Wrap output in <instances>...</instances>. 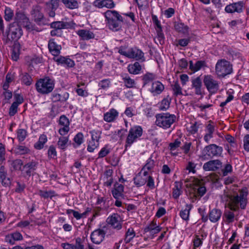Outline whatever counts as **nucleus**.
<instances>
[{
	"label": "nucleus",
	"mask_w": 249,
	"mask_h": 249,
	"mask_svg": "<svg viewBox=\"0 0 249 249\" xmlns=\"http://www.w3.org/2000/svg\"><path fill=\"white\" fill-rule=\"evenodd\" d=\"M248 192L246 190H242L239 193L235 195H231L228 193H225L222 196L223 201L228 202L230 209L234 212L231 213L227 218H234L238 216V210L239 208L245 209L247 204Z\"/></svg>",
	"instance_id": "f257e3e1"
},
{
	"label": "nucleus",
	"mask_w": 249,
	"mask_h": 249,
	"mask_svg": "<svg viewBox=\"0 0 249 249\" xmlns=\"http://www.w3.org/2000/svg\"><path fill=\"white\" fill-rule=\"evenodd\" d=\"M104 14L109 29L117 31L121 28L123 18L117 11L108 10Z\"/></svg>",
	"instance_id": "f03ea898"
},
{
	"label": "nucleus",
	"mask_w": 249,
	"mask_h": 249,
	"mask_svg": "<svg viewBox=\"0 0 249 249\" xmlns=\"http://www.w3.org/2000/svg\"><path fill=\"white\" fill-rule=\"evenodd\" d=\"M38 92L42 94H47L51 92L54 87V80L49 77L39 79L36 84Z\"/></svg>",
	"instance_id": "7ed1b4c3"
},
{
	"label": "nucleus",
	"mask_w": 249,
	"mask_h": 249,
	"mask_svg": "<svg viewBox=\"0 0 249 249\" xmlns=\"http://www.w3.org/2000/svg\"><path fill=\"white\" fill-rule=\"evenodd\" d=\"M156 124L157 126L164 129L169 128L175 120L176 117L175 115L169 113H160L156 116Z\"/></svg>",
	"instance_id": "20e7f679"
},
{
	"label": "nucleus",
	"mask_w": 249,
	"mask_h": 249,
	"mask_svg": "<svg viewBox=\"0 0 249 249\" xmlns=\"http://www.w3.org/2000/svg\"><path fill=\"white\" fill-rule=\"evenodd\" d=\"M203 82L210 94H215L219 90L220 82L213 76L211 74L204 75Z\"/></svg>",
	"instance_id": "39448f33"
},
{
	"label": "nucleus",
	"mask_w": 249,
	"mask_h": 249,
	"mask_svg": "<svg viewBox=\"0 0 249 249\" xmlns=\"http://www.w3.org/2000/svg\"><path fill=\"white\" fill-rule=\"evenodd\" d=\"M232 72V66L225 59H220L215 65V73L218 77H224Z\"/></svg>",
	"instance_id": "423d86ee"
},
{
	"label": "nucleus",
	"mask_w": 249,
	"mask_h": 249,
	"mask_svg": "<svg viewBox=\"0 0 249 249\" xmlns=\"http://www.w3.org/2000/svg\"><path fill=\"white\" fill-rule=\"evenodd\" d=\"M223 151V148L221 146H219L215 144H211L206 146L203 151L204 154L201 157L202 160H206L207 156L209 158L217 157L220 156Z\"/></svg>",
	"instance_id": "0eeeda50"
},
{
	"label": "nucleus",
	"mask_w": 249,
	"mask_h": 249,
	"mask_svg": "<svg viewBox=\"0 0 249 249\" xmlns=\"http://www.w3.org/2000/svg\"><path fill=\"white\" fill-rule=\"evenodd\" d=\"M22 35V30L19 24L13 22L9 25L7 37L9 40L17 41Z\"/></svg>",
	"instance_id": "6e6552de"
},
{
	"label": "nucleus",
	"mask_w": 249,
	"mask_h": 249,
	"mask_svg": "<svg viewBox=\"0 0 249 249\" xmlns=\"http://www.w3.org/2000/svg\"><path fill=\"white\" fill-rule=\"evenodd\" d=\"M142 134V129L140 126H135L132 127L126 138V146H130L137 139L140 137Z\"/></svg>",
	"instance_id": "1a4fd4ad"
},
{
	"label": "nucleus",
	"mask_w": 249,
	"mask_h": 249,
	"mask_svg": "<svg viewBox=\"0 0 249 249\" xmlns=\"http://www.w3.org/2000/svg\"><path fill=\"white\" fill-rule=\"evenodd\" d=\"M15 20L17 22L16 23L20 24L27 29L32 28V25L29 18L22 12L19 11L16 13Z\"/></svg>",
	"instance_id": "9d476101"
},
{
	"label": "nucleus",
	"mask_w": 249,
	"mask_h": 249,
	"mask_svg": "<svg viewBox=\"0 0 249 249\" xmlns=\"http://www.w3.org/2000/svg\"><path fill=\"white\" fill-rule=\"evenodd\" d=\"M193 185V189L196 196L201 197L205 194L206 189L201 180L197 178H194Z\"/></svg>",
	"instance_id": "9b49d317"
},
{
	"label": "nucleus",
	"mask_w": 249,
	"mask_h": 249,
	"mask_svg": "<svg viewBox=\"0 0 249 249\" xmlns=\"http://www.w3.org/2000/svg\"><path fill=\"white\" fill-rule=\"evenodd\" d=\"M161 230V228L157 226L156 223L153 220L151 223L146 226L144 229V233L147 234L148 237L151 239L153 238L155 234H156Z\"/></svg>",
	"instance_id": "f8f14e48"
},
{
	"label": "nucleus",
	"mask_w": 249,
	"mask_h": 249,
	"mask_svg": "<svg viewBox=\"0 0 249 249\" xmlns=\"http://www.w3.org/2000/svg\"><path fill=\"white\" fill-rule=\"evenodd\" d=\"M105 234L106 232L103 230H96L90 235L91 240L94 244H99L103 241Z\"/></svg>",
	"instance_id": "ddd939ff"
},
{
	"label": "nucleus",
	"mask_w": 249,
	"mask_h": 249,
	"mask_svg": "<svg viewBox=\"0 0 249 249\" xmlns=\"http://www.w3.org/2000/svg\"><path fill=\"white\" fill-rule=\"evenodd\" d=\"M128 58L141 60L142 62L145 61L144 53L137 47H133L128 50Z\"/></svg>",
	"instance_id": "4468645a"
},
{
	"label": "nucleus",
	"mask_w": 249,
	"mask_h": 249,
	"mask_svg": "<svg viewBox=\"0 0 249 249\" xmlns=\"http://www.w3.org/2000/svg\"><path fill=\"white\" fill-rule=\"evenodd\" d=\"M222 166V162L218 160H210L205 163L203 169L205 171H216Z\"/></svg>",
	"instance_id": "2eb2a0df"
},
{
	"label": "nucleus",
	"mask_w": 249,
	"mask_h": 249,
	"mask_svg": "<svg viewBox=\"0 0 249 249\" xmlns=\"http://www.w3.org/2000/svg\"><path fill=\"white\" fill-rule=\"evenodd\" d=\"M244 5V3L242 1L233 3L227 5L225 10L226 12L229 13H232L235 12L240 13L243 11Z\"/></svg>",
	"instance_id": "dca6fc26"
},
{
	"label": "nucleus",
	"mask_w": 249,
	"mask_h": 249,
	"mask_svg": "<svg viewBox=\"0 0 249 249\" xmlns=\"http://www.w3.org/2000/svg\"><path fill=\"white\" fill-rule=\"evenodd\" d=\"M48 48L53 55L57 56L60 53L61 47L54 42V39H51L49 41Z\"/></svg>",
	"instance_id": "f3484780"
},
{
	"label": "nucleus",
	"mask_w": 249,
	"mask_h": 249,
	"mask_svg": "<svg viewBox=\"0 0 249 249\" xmlns=\"http://www.w3.org/2000/svg\"><path fill=\"white\" fill-rule=\"evenodd\" d=\"M202 86L201 80L199 77H197L192 80V87L195 89V92L196 95H202Z\"/></svg>",
	"instance_id": "a211bd4d"
},
{
	"label": "nucleus",
	"mask_w": 249,
	"mask_h": 249,
	"mask_svg": "<svg viewBox=\"0 0 249 249\" xmlns=\"http://www.w3.org/2000/svg\"><path fill=\"white\" fill-rule=\"evenodd\" d=\"M118 115V112L116 109L112 108L104 114V119L107 122H112L117 119Z\"/></svg>",
	"instance_id": "6ab92c4d"
},
{
	"label": "nucleus",
	"mask_w": 249,
	"mask_h": 249,
	"mask_svg": "<svg viewBox=\"0 0 249 249\" xmlns=\"http://www.w3.org/2000/svg\"><path fill=\"white\" fill-rule=\"evenodd\" d=\"M76 33L82 40H88L93 39L95 37L94 33L88 30H79L77 31Z\"/></svg>",
	"instance_id": "aec40b11"
},
{
	"label": "nucleus",
	"mask_w": 249,
	"mask_h": 249,
	"mask_svg": "<svg viewBox=\"0 0 249 249\" xmlns=\"http://www.w3.org/2000/svg\"><path fill=\"white\" fill-rule=\"evenodd\" d=\"M124 187L123 185L118 183L114 184V189L112 190V194L113 197L116 199H119L123 196Z\"/></svg>",
	"instance_id": "412c9836"
},
{
	"label": "nucleus",
	"mask_w": 249,
	"mask_h": 249,
	"mask_svg": "<svg viewBox=\"0 0 249 249\" xmlns=\"http://www.w3.org/2000/svg\"><path fill=\"white\" fill-rule=\"evenodd\" d=\"M36 165L37 162L32 161L24 165L23 170L25 172L27 176H30L32 173L36 170Z\"/></svg>",
	"instance_id": "4be33fe9"
},
{
	"label": "nucleus",
	"mask_w": 249,
	"mask_h": 249,
	"mask_svg": "<svg viewBox=\"0 0 249 249\" xmlns=\"http://www.w3.org/2000/svg\"><path fill=\"white\" fill-rule=\"evenodd\" d=\"M164 89V87L161 82L155 81L152 83L150 91L154 94H160Z\"/></svg>",
	"instance_id": "5701e85b"
},
{
	"label": "nucleus",
	"mask_w": 249,
	"mask_h": 249,
	"mask_svg": "<svg viewBox=\"0 0 249 249\" xmlns=\"http://www.w3.org/2000/svg\"><path fill=\"white\" fill-rule=\"evenodd\" d=\"M7 170L4 165L0 167V181L3 185H8L10 180L7 177Z\"/></svg>",
	"instance_id": "b1692460"
},
{
	"label": "nucleus",
	"mask_w": 249,
	"mask_h": 249,
	"mask_svg": "<svg viewBox=\"0 0 249 249\" xmlns=\"http://www.w3.org/2000/svg\"><path fill=\"white\" fill-rule=\"evenodd\" d=\"M127 69L130 73L137 74L141 71L142 67L139 62H136L134 64H129L127 67Z\"/></svg>",
	"instance_id": "393cba45"
},
{
	"label": "nucleus",
	"mask_w": 249,
	"mask_h": 249,
	"mask_svg": "<svg viewBox=\"0 0 249 249\" xmlns=\"http://www.w3.org/2000/svg\"><path fill=\"white\" fill-rule=\"evenodd\" d=\"M173 95L177 97L183 95L182 89L178 81L174 82L171 85Z\"/></svg>",
	"instance_id": "a878e982"
},
{
	"label": "nucleus",
	"mask_w": 249,
	"mask_h": 249,
	"mask_svg": "<svg viewBox=\"0 0 249 249\" xmlns=\"http://www.w3.org/2000/svg\"><path fill=\"white\" fill-rule=\"evenodd\" d=\"M205 66H206V63L204 61H198L195 64H194L192 61H190V69L194 72L200 70Z\"/></svg>",
	"instance_id": "bb28decb"
},
{
	"label": "nucleus",
	"mask_w": 249,
	"mask_h": 249,
	"mask_svg": "<svg viewBox=\"0 0 249 249\" xmlns=\"http://www.w3.org/2000/svg\"><path fill=\"white\" fill-rule=\"evenodd\" d=\"M182 183L180 182H175V186L173 189V196L177 199L181 194L182 191L181 190Z\"/></svg>",
	"instance_id": "cd10ccee"
},
{
	"label": "nucleus",
	"mask_w": 249,
	"mask_h": 249,
	"mask_svg": "<svg viewBox=\"0 0 249 249\" xmlns=\"http://www.w3.org/2000/svg\"><path fill=\"white\" fill-rule=\"evenodd\" d=\"M22 101L23 99L19 97L17 99V102L13 103L9 108V113L10 116H14L17 113L18 107L19 104L22 103Z\"/></svg>",
	"instance_id": "c85d7f7f"
},
{
	"label": "nucleus",
	"mask_w": 249,
	"mask_h": 249,
	"mask_svg": "<svg viewBox=\"0 0 249 249\" xmlns=\"http://www.w3.org/2000/svg\"><path fill=\"white\" fill-rule=\"evenodd\" d=\"M62 3L65 6L70 9H77L79 7V4L76 0H62Z\"/></svg>",
	"instance_id": "c756f323"
},
{
	"label": "nucleus",
	"mask_w": 249,
	"mask_h": 249,
	"mask_svg": "<svg viewBox=\"0 0 249 249\" xmlns=\"http://www.w3.org/2000/svg\"><path fill=\"white\" fill-rule=\"evenodd\" d=\"M171 99L167 96L166 98L162 99L160 104L159 109L160 110H166L169 108L171 103Z\"/></svg>",
	"instance_id": "7c9ffc66"
},
{
	"label": "nucleus",
	"mask_w": 249,
	"mask_h": 249,
	"mask_svg": "<svg viewBox=\"0 0 249 249\" xmlns=\"http://www.w3.org/2000/svg\"><path fill=\"white\" fill-rule=\"evenodd\" d=\"M43 221L37 222L32 220H31L30 221L28 220L21 221L17 224V226L20 228H23L26 227L29 225L31 226H34L35 225H40L43 223Z\"/></svg>",
	"instance_id": "2f4dec72"
},
{
	"label": "nucleus",
	"mask_w": 249,
	"mask_h": 249,
	"mask_svg": "<svg viewBox=\"0 0 249 249\" xmlns=\"http://www.w3.org/2000/svg\"><path fill=\"white\" fill-rule=\"evenodd\" d=\"M4 13V18L6 21H10L13 19L15 15L14 12L11 8L6 7Z\"/></svg>",
	"instance_id": "473e14b6"
},
{
	"label": "nucleus",
	"mask_w": 249,
	"mask_h": 249,
	"mask_svg": "<svg viewBox=\"0 0 249 249\" xmlns=\"http://www.w3.org/2000/svg\"><path fill=\"white\" fill-rule=\"evenodd\" d=\"M135 232L133 228H130L128 229L125 235L124 241L125 243H128L131 241L135 236Z\"/></svg>",
	"instance_id": "72a5a7b5"
},
{
	"label": "nucleus",
	"mask_w": 249,
	"mask_h": 249,
	"mask_svg": "<svg viewBox=\"0 0 249 249\" xmlns=\"http://www.w3.org/2000/svg\"><path fill=\"white\" fill-rule=\"evenodd\" d=\"M47 138L45 135H41L39 138L38 141L35 143V147L36 149H41L43 146L44 144L47 142Z\"/></svg>",
	"instance_id": "f704fd0d"
},
{
	"label": "nucleus",
	"mask_w": 249,
	"mask_h": 249,
	"mask_svg": "<svg viewBox=\"0 0 249 249\" xmlns=\"http://www.w3.org/2000/svg\"><path fill=\"white\" fill-rule=\"evenodd\" d=\"M68 26V23L63 21H55L52 22L51 24V28L60 30H61L62 29H65L67 28Z\"/></svg>",
	"instance_id": "c9c22d12"
},
{
	"label": "nucleus",
	"mask_w": 249,
	"mask_h": 249,
	"mask_svg": "<svg viewBox=\"0 0 249 249\" xmlns=\"http://www.w3.org/2000/svg\"><path fill=\"white\" fill-rule=\"evenodd\" d=\"M69 141L68 137H61L59 138L57 142V145L58 148L64 150L67 146V143Z\"/></svg>",
	"instance_id": "e433bc0d"
},
{
	"label": "nucleus",
	"mask_w": 249,
	"mask_h": 249,
	"mask_svg": "<svg viewBox=\"0 0 249 249\" xmlns=\"http://www.w3.org/2000/svg\"><path fill=\"white\" fill-rule=\"evenodd\" d=\"M90 211L91 209L88 208L87 211L82 214H80L78 212L74 211L72 210H68L67 213L69 214V216H71V215H72L75 218H81L82 216L86 215L87 213L90 212Z\"/></svg>",
	"instance_id": "4c0bfd02"
},
{
	"label": "nucleus",
	"mask_w": 249,
	"mask_h": 249,
	"mask_svg": "<svg viewBox=\"0 0 249 249\" xmlns=\"http://www.w3.org/2000/svg\"><path fill=\"white\" fill-rule=\"evenodd\" d=\"M111 85V81L109 79H105L100 81L98 83L99 89L107 90Z\"/></svg>",
	"instance_id": "58836bf2"
},
{
	"label": "nucleus",
	"mask_w": 249,
	"mask_h": 249,
	"mask_svg": "<svg viewBox=\"0 0 249 249\" xmlns=\"http://www.w3.org/2000/svg\"><path fill=\"white\" fill-rule=\"evenodd\" d=\"M16 154L23 155L30 152V149L24 145H18L15 149Z\"/></svg>",
	"instance_id": "ea45409f"
},
{
	"label": "nucleus",
	"mask_w": 249,
	"mask_h": 249,
	"mask_svg": "<svg viewBox=\"0 0 249 249\" xmlns=\"http://www.w3.org/2000/svg\"><path fill=\"white\" fill-rule=\"evenodd\" d=\"M146 178H144L141 175H138L134 178V183L138 186H142L146 182Z\"/></svg>",
	"instance_id": "a19ab883"
},
{
	"label": "nucleus",
	"mask_w": 249,
	"mask_h": 249,
	"mask_svg": "<svg viewBox=\"0 0 249 249\" xmlns=\"http://www.w3.org/2000/svg\"><path fill=\"white\" fill-rule=\"evenodd\" d=\"M175 28L176 31L183 34L188 33V27L182 23H177L175 24Z\"/></svg>",
	"instance_id": "79ce46f5"
},
{
	"label": "nucleus",
	"mask_w": 249,
	"mask_h": 249,
	"mask_svg": "<svg viewBox=\"0 0 249 249\" xmlns=\"http://www.w3.org/2000/svg\"><path fill=\"white\" fill-rule=\"evenodd\" d=\"M125 86L128 88H132L135 87V82L134 79L126 75L123 78Z\"/></svg>",
	"instance_id": "37998d69"
},
{
	"label": "nucleus",
	"mask_w": 249,
	"mask_h": 249,
	"mask_svg": "<svg viewBox=\"0 0 249 249\" xmlns=\"http://www.w3.org/2000/svg\"><path fill=\"white\" fill-rule=\"evenodd\" d=\"M107 223L113 228L116 229L117 230L121 229L122 227L120 221H118L117 219H109Z\"/></svg>",
	"instance_id": "c03bdc74"
},
{
	"label": "nucleus",
	"mask_w": 249,
	"mask_h": 249,
	"mask_svg": "<svg viewBox=\"0 0 249 249\" xmlns=\"http://www.w3.org/2000/svg\"><path fill=\"white\" fill-rule=\"evenodd\" d=\"M38 195L44 198H48L49 197L52 198L54 196L55 193L53 191H43L39 190L38 191Z\"/></svg>",
	"instance_id": "a18cd8bd"
},
{
	"label": "nucleus",
	"mask_w": 249,
	"mask_h": 249,
	"mask_svg": "<svg viewBox=\"0 0 249 249\" xmlns=\"http://www.w3.org/2000/svg\"><path fill=\"white\" fill-rule=\"evenodd\" d=\"M27 135V131L24 129H19L17 131V138L19 142L23 141Z\"/></svg>",
	"instance_id": "49530a36"
},
{
	"label": "nucleus",
	"mask_w": 249,
	"mask_h": 249,
	"mask_svg": "<svg viewBox=\"0 0 249 249\" xmlns=\"http://www.w3.org/2000/svg\"><path fill=\"white\" fill-rule=\"evenodd\" d=\"M21 80L22 83L27 86L30 85L33 81L31 76L27 73L23 74Z\"/></svg>",
	"instance_id": "de8ad7c7"
},
{
	"label": "nucleus",
	"mask_w": 249,
	"mask_h": 249,
	"mask_svg": "<svg viewBox=\"0 0 249 249\" xmlns=\"http://www.w3.org/2000/svg\"><path fill=\"white\" fill-rule=\"evenodd\" d=\"M98 146L99 142L90 141L88 146L87 150L89 152H92Z\"/></svg>",
	"instance_id": "09e8293b"
},
{
	"label": "nucleus",
	"mask_w": 249,
	"mask_h": 249,
	"mask_svg": "<svg viewBox=\"0 0 249 249\" xmlns=\"http://www.w3.org/2000/svg\"><path fill=\"white\" fill-rule=\"evenodd\" d=\"M59 125L60 126H69L70 122L69 119L65 115L61 116L59 120Z\"/></svg>",
	"instance_id": "8fccbe9b"
},
{
	"label": "nucleus",
	"mask_w": 249,
	"mask_h": 249,
	"mask_svg": "<svg viewBox=\"0 0 249 249\" xmlns=\"http://www.w3.org/2000/svg\"><path fill=\"white\" fill-rule=\"evenodd\" d=\"M225 139L227 141V142L229 143V146H231V147L233 148H235L236 147L235 139L233 137L231 136L230 135H226L225 136Z\"/></svg>",
	"instance_id": "3c124183"
},
{
	"label": "nucleus",
	"mask_w": 249,
	"mask_h": 249,
	"mask_svg": "<svg viewBox=\"0 0 249 249\" xmlns=\"http://www.w3.org/2000/svg\"><path fill=\"white\" fill-rule=\"evenodd\" d=\"M48 157L50 159H54L57 155L56 149L53 145H51L48 150Z\"/></svg>",
	"instance_id": "603ef678"
},
{
	"label": "nucleus",
	"mask_w": 249,
	"mask_h": 249,
	"mask_svg": "<svg viewBox=\"0 0 249 249\" xmlns=\"http://www.w3.org/2000/svg\"><path fill=\"white\" fill-rule=\"evenodd\" d=\"M91 135V140L92 141H98L101 137V132L100 131L92 130L90 132Z\"/></svg>",
	"instance_id": "864d4df0"
},
{
	"label": "nucleus",
	"mask_w": 249,
	"mask_h": 249,
	"mask_svg": "<svg viewBox=\"0 0 249 249\" xmlns=\"http://www.w3.org/2000/svg\"><path fill=\"white\" fill-rule=\"evenodd\" d=\"M12 166L15 170H20L23 165V162L20 159H17L13 161Z\"/></svg>",
	"instance_id": "5fc2aeb1"
},
{
	"label": "nucleus",
	"mask_w": 249,
	"mask_h": 249,
	"mask_svg": "<svg viewBox=\"0 0 249 249\" xmlns=\"http://www.w3.org/2000/svg\"><path fill=\"white\" fill-rule=\"evenodd\" d=\"M103 7L108 9L113 8L115 6V4L113 0H102Z\"/></svg>",
	"instance_id": "6e6d98bb"
},
{
	"label": "nucleus",
	"mask_w": 249,
	"mask_h": 249,
	"mask_svg": "<svg viewBox=\"0 0 249 249\" xmlns=\"http://www.w3.org/2000/svg\"><path fill=\"white\" fill-rule=\"evenodd\" d=\"M155 79V75L150 73L145 74L143 77V80L145 84L153 81Z\"/></svg>",
	"instance_id": "4d7b16f0"
},
{
	"label": "nucleus",
	"mask_w": 249,
	"mask_h": 249,
	"mask_svg": "<svg viewBox=\"0 0 249 249\" xmlns=\"http://www.w3.org/2000/svg\"><path fill=\"white\" fill-rule=\"evenodd\" d=\"M221 211L217 209L212 210L209 214V218H220Z\"/></svg>",
	"instance_id": "13d9d810"
},
{
	"label": "nucleus",
	"mask_w": 249,
	"mask_h": 249,
	"mask_svg": "<svg viewBox=\"0 0 249 249\" xmlns=\"http://www.w3.org/2000/svg\"><path fill=\"white\" fill-rule=\"evenodd\" d=\"M74 141L78 145H81L83 142V135L82 133H78L74 138Z\"/></svg>",
	"instance_id": "bf43d9fd"
},
{
	"label": "nucleus",
	"mask_w": 249,
	"mask_h": 249,
	"mask_svg": "<svg viewBox=\"0 0 249 249\" xmlns=\"http://www.w3.org/2000/svg\"><path fill=\"white\" fill-rule=\"evenodd\" d=\"M181 144V142L178 139L176 140L173 142H171L169 144L170 150L174 151L178 147H179Z\"/></svg>",
	"instance_id": "052dcab7"
},
{
	"label": "nucleus",
	"mask_w": 249,
	"mask_h": 249,
	"mask_svg": "<svg viewBox=\"0 0 249 249\" xmlns=\"http://www.w3.org/2000/svg\"><path fill=\"white\" fill-rule=\"evenodd\" d=\"M191 210V208H190L188 205L186 206V207L183 210H182L180 212V216L181 218H188L189 212Z\"/></svg>",
	"instance_id": "680f3d73"
},
{
	"label": "nucleus",
	"mask_w": 249,
	"mask_h": 249,
	"mask_svg": "<svg viewBox=\"0 0 249 249\" xmlns=\"http://www.w3.org/2000/svg\"><path fill=\"white\" fill-rule=\"evenodd\" d=\"M232 168L230 164H227L224 168L222 170L223 175L224 176H227L229 173L232 172Z\"/></svg>",
	"instance_id": "e2e57ef3"
},
{
	"label": "nucleus",
	"mask_w": 249,
	"mask_h": 249,
	"mask_svg": "<svg viewBox=\"0 0 249 249\" xmlns=\"http://www.w3.org/2000/svg\"><path fill=\"white\" fill-rule=\"evenodd\" d=\"M59 0H51L48 3L49 8L52 10H55L58 6Z\"/></svg>",
	"instance_id": "0e129e2a"
},
{
	"label": "nucleus",
	"mask_w": 249,
	"mask_h": 249,
	"mask_svg": "<svg viewBox=\"0 0 249 249\" xmlns=\"http://www.w3.org/2000/svg\"><path fill=\"white\" fill-rule=\"evenodd\" d=\"M110 151L106 147H103L101 149L98 154V158H102L106 156L109 154Z\"/></svg>",
	"instance_id": "69168bd1"
},
{
	"label": "nucleus",
	"mask_w": 249,
	"mask_h": 249,
	"mask_svg": "<svg viewBox=\"0 0 249 249\" xmlns=\"http://www.w3.org/2000/svg\"><path fill=\"white\" fill-rule=\"evenodd\" d=\"M154 162L153 160H149L146 164L142 168V170H147V171H150L154 166Z\"/></svg>",
	"instance_id": "338daca9"
},
{
	"label": "nucleus",
	"mask_w": 249,
	"mask_h": 249,
	"mask_svg": "<svg viewBox=\"0 0 249 249\" xmlns=\"http://www.w3.org/2000/svg\"><path fill=\"white\" fill-rule=\"evenodd\" d=\"M244 149L249 152V135H247L244 138Z\"/></svg>",
	"instance_id": "774afa93"
}]
</instances>
